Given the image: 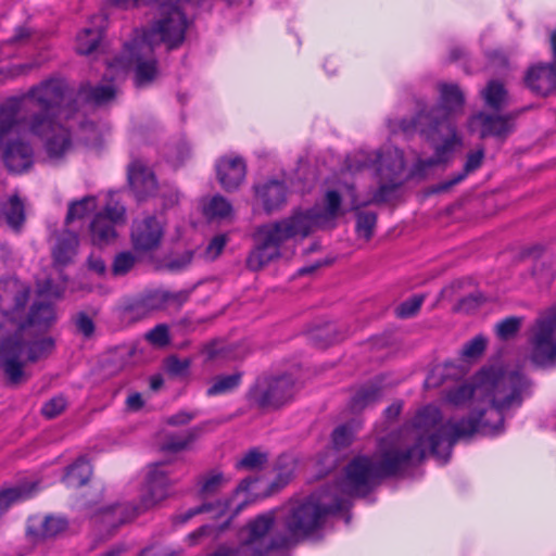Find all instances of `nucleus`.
<instances>
[{
  "mask_svg": "<svg viewBox=\"0 0 556 556\" xmlns=\"http://www.w3.org/2000/svg\"><path fill=\"white\" fill-rule=\"evenodd\" d=\"M439 103L430 109L422 106L412 118L401 119L399 127L405 135L419 132L426 140L434 144V155L418 160L412 175L425 176L427 169L448 161L450 154L462 138L457 132L455 115L463 112L465 94L459 85L439 83Z\"/></svg>",
  "mask_w": 556,
  "mask_h": 556,
  "instance_id": "nucleus-1",
  "label": "nucleus"
},
{
  "mask_svg": "<svg viewBox=\"0 0 556 556\" xmlns=\"http://www.w3.org/2000/svg\"><path fill=\"white\" fill-rule=\"evenodd\" d=\"M531 388V381L519 370L505 371L501 368L490 367L482 369L476 377L473 386L460 384L447 392L446 399L450 403L458 406L469 399L483 397L491 403V414L495 415L496 422L490 424L483 419L484 410H478L469 416L480 418V425L486 424L496 428L494 434H498L504 428L503 413L513 406H520L523 395H527Z\"/></svg>",
  "mask_w": 556,
  "mask_h": 556,
  "instance_id": "nucleus-2",
  "label": "nucleus"
},
{
  "mask_svg": "<svg viewBox=\"0 0 556 556\" xmlns=\"http://www.w3.org/2000/svg\"><path fill=\"white\" fill-rule=\"evenodd\" d=\"M424 460L422 440L413 444L381 447L375 456H355L345 466L342 489L350 495L366 496L384 478L396 476Z\"/></svg>",
  "mask_w": 556,
  "mask_h": 556,
  "instance_id": "nucleus-3",
  "label": "nucleus"
},
{
  "mask_svg": "<svg viewBox=\"0 0 556 556\" xmlns=\"http://www.w3.org/2000/svg\"><path fill=\"white\" fill-rule=\"evenodd\" d=\"M496 428L486 424L480 425V418L468 416L459 420L448 419L442 424V415L438 407L428 405L420 409L414 418V429L406 431L401 441L391 440L393 446L413 444L415 438L422 440L424 457L426 444L429 443L432 455L446 463L454 444L459 439L471 438L475 433L494 435Z\"/></svg>",
  "mask_w": 556,
  "mask_h": 556,
  "instance_id": "nucleus-4",
  "label": "nucleus"
},
{
  "mask_svg": "<svg viewBox=\"0 0 556 556\" xmlns=\"http://www.w3.org/2000/svg\"><path fill=\"white\" fill-rule=\"evenodd\" d=\"M313 230V207L295 208L289 217L258 226L253 233L254 248L247 267L257 271L281 256V247L290 239H304Z\"/></svg>",
  "mask_w": 556,
  "mask_h": 556,
  "instance_id": "nucleus-5",
  "label": "nucleus"
},
{
  "mask_svg": "<svg viewBox=\"0 0 556 556\" xmlns=\"http://www.w3.org/2000/svg\"><path fill=\"white\" fill-rule=\"evenodd\" d=\"M295 377L287 371H264L244 394L250 409L263 414L278 412L289 405L298 392Z\"/></svg>",
  "mask_w": 556,
  "mask_h": 556,
  "instance_id": "nucleus-6",
  "label": "nucleus"
},
{
  "mask_svg": "<svg viewBox=\"0 0 556 556\" xmlns=\"http://www.w3.org/2000/svg\"><path fill=\"white\" fill-rule=\"evenodd\" d=\"M190 0H162L155 7L160 17L143 36V48L153 51V37L160 35V41L168 49H176L185 41L188 21L182 5Z\"/></svg>",
  "mask_w": 556,
  "mask_h": 556,
  "instance_id": "nucleus-7",
  "label": "nucleus"
},
{
  "mask_svg": "<svg viewBox=\"0 0 556 556\" xmlns=\"http://www.w3.org/2000/svg\"><path fill=\"white\" fill-rule=\"evenodd\" d=\"M282 526L286 533L271 538V548H291L313 533V494L290 501Z\"/></svg>",
  "mask_w": 556,
  "mask_h": 556,
  "instance_id": "nucleus-8",
  "label": "nucleus"
},
{
  "mask_svg": "<svg viewBox=\"0 0 556 556\" xmlns=\"http://www.w3.org/2000/svg\"><path fill=\"white\" fill-rule=\"evenodd\" d=\"M162 467L161 463L151 466L146 478V491L141 495L139 504H117L112 507V514L116 517L118 525L132 521L168 496L170 481L168 472Z\"/></svg>",
  "mask_w": 556,
  "mask_h": 556,
  "instance_id": "nucleus-9",
  "label": "nucleus"
},
{
  "mask_svg": "<svg viewBox=\"0 0 556 556\" xmlns=\"http://www.w3.org/2000/svg\"><path fill=\"white\" fill-rule=\"evenodd\" d=\"M530 361L543 368L556 366V306L542 312L530 329Z\"/></svg>",
  "mask_w": 556,
  "mask_h": 556,
  "instance_id": "nucleus-10",
  "label": "nucleus"
},
{
  "mask_svg": "<svg viewBox=\"0 0 556 556\" xmlns=\"http://www.w3.org/2000/svg\"><path fill=\"white\" fill-rule=\"evenodd\" d=\"M275 513L273 510L256 516L245 527L247 536L243 538L241 544L237 547L227 545L218 546L208 556H266L273 551L280 548H271V540L263 543V539L273 529L275 525Z\"/></svg>",
  "mask_w": 556,
  "mask_h": 556,
  "instance_id": "nucleus-11",
  "label": "nucleus"
},
{
  "mask_svg": "<svg viewBox=\"0 0 556 556\" xmlns=\"http://www.w3.org/2000/svg\"><path fill=\"white\" fill-rule=\"evenodd\" d=\"M166 224L155 215L148 214L142 218L134 219L130 226V243L138 256L155 253L163 243Z\"/></svg>",
  "mask_w": 556,
  "mask_h": 556,
  "instance_id": "nucleus-12",
  "label": "nucleus"
},
{
  "mask_svg": "<svg viewBox=\"0 0 556 556\" xmlns=\"http://www.w3.org/2000/svg\"><path fill=\"white\" fill-rule=\"evenodd\" d=\"M527 110L522 108L505 114L478 112L469 118L468 127L470 131H477L480 139L492 137L503 142L515 131L516 119Z\"/></svg>",
  "mask_w": 556,
  "mask_h": 556,
  "instance_id": "nucleus-13",
  "label": "nucleus"
},
{
  "mask_svg": "<svg viewBox=\"0 0 556 556\" xmlns=\"http://www.w3.org/2000/svg\"><path fill=\"white\" fill-rule=\"evenodd\" d=\"M28 341L25 340V325H18L15 331L8 334L0 342V358L2 368L10 383L20 384L24 378V363L20 361L27 350Z\"/></svg>",
  "mask_w": 556,
  "mask_h": 556,
  "instance_id": "nucleus-14",
  "label": "nucleus"
},
{
  "mask_svg": "<svg viewBox=\"0 0 556 556\" xmlns=\"http://www.w3.org/2000/svg\"><path fill=\"white\" fill-rule=\"evenodd\" d=\"M30 288L14 277L0 279V313L15 319L24 312L29 300Z\"/></svg>",
  "mask_w": 556,
  "mask_h": 556,
  "instance_id": "nucleus-15",
  "label": "nucleus"
},
{
  "mask_svg": "<svg viewBox=\"0 0 556 556\" xmlns=\"http://www.w3.org/2000/svg\"><path fill=\"white\" fill-rule=\"evenodd\" d=\"M34 149L28 141L10 139L4 143L2 160L10 173L22 174L34 165Z\"/></svg>",
  "mask_w": 556,
  "mask_h": 556,
  "instance_id": "nucleus-16",
  "label": "nucleus"
},
{
  "mask_svg": "<svg viewBox=\"0 0 556 556\" xmlns=\"http://www.w3.org/2000/svg\"><path fill=\"white\" fill-rule=\"evenodd\" d=\"M65 85L62 80L50 78L33 86L27 97L36 108L60 112L64 100Z\"/></svg>",
  "mask_w": 556,
  "mask_h": 556,
  "instance_id": "nucleus-17",
  "label": "nucleus"
},
{
  "mask_svg": "<svg viewBox=\"0 0 556 556\" xmlns=\"http://www.w3.org/2000/svg\"><path fill=\"white\" fill-rule=\"evenodd\" d=\"M127 179L138 201H146L156 192L157 182L154 173L139 160L128 165Z\"/></svg>",
  "mask_w": 556,
  "mask_h": 556,
  "instance_id": "nucleus-18",
  "label": "nucleus"
},
{
  "mask_svg": "<svg viewBox=\"0 0 556 556\" xmlns=\"http://www.w3.org/2000/svg\"><path fill=\"white\" fill-rule=\"evenodd\" d=\"M526 86L535 94L546 97L556 89V64L539 63L528 68Z\"/></svg>",
  "mask_w": 556,
  "mask_h": 556,
  "instance_id": "nucleus-19",
  "label": "nucleus"
},
{
  "mask_svg": "<svg viewBox=\"0 0 556 556\" xmlns=\"http://www.w3.org/2000/svg\"><path fill=\"white\" fill-rule=\"evenodd\" d=\"M33 521V518L28 520L25 533L27 539L34 544L58 538L65 533L70 526L65 517L52 514L46 515L38 527Z\"/></svg>",
  "mask_w": 556,
  "mask_h": 556,
  "instance_id": "nucleus-20",
  "label": "nucleus"
},
{
  "mask_svg": "<svg viewBox=\"0 0 556 556\" xmlns=\"http://www.w3.org/2000/svg\"><path fill=\"white\" fill-rule=\"evenodd\" d=\"M379 187L368 201L361 202L357 197L356 188L353 184H344L343 188L350 198L351 210H357L370 204L380 205L388 203L397 197L399 189L404 182L384 180L379 178Z\"/></svg>",
  "mask_w": 556,
  "mask_h": 556,
  "instance_id": "nucleus-21",
  "label": "nucleus"
},
{
  "mask_svg": "<svg viewBox=\"0 0 556 556\" xmlns=\"http://www.w3.org/2000/svg\"><path fill=\"white\" fill-rule=\"evenodd\" d=\"M217 179L227 192L236 191L244 181L247 165L242 157H222L216 164Z\"/></svg>",
  "mask_w": 556,
  "mask_h": 556,
  "instance_id": "nucleus-22",
  "label": "nucleus"
},
{
  "mask_svg": "<svg viewBox=\"0 0 556 556\" xmlns=\"http://www.w3.org/2000/svg\"><path fill=\"white\" fill-rule=\"evenodd\" d=\"M134 84L137 88H143L153 84L159 76L157 60L153 55V51L143 48V41L138 43V51L132 54Z\"/></svg>",
  "mask_w": 556,
  "mask_h": 556,
  "instance_id": "nucleus-23",
  "label": "nucleus"
},
{
  "mask_svg": "<svg viewBox=\"0 0 556 556\" xmlns=\"http://www.w3.org/2000/svg\"><path fill=\"white\" fill-rule=\"evenodd\" d=\"M155 311L159 308L151 291L126 299L119 307V316L124 323L134 324L147 318Z\"/></svg>",
  "mask_w": 556,
  "mask_h": 556,
  "instance_id": "nucleus-24",
  "label": "nucleus"
},
{
  "mask_svg": "<svg viewBox=\"0 0 556 556\" xmlns=\"http://www.w3.org/2000/svg\"><path fill=\"white\" fill-rule=\"evenodd\" d=\"M254 192L267 214L280 210L287 203L288 188L283 181L273 179L256 185Z\"/></svg>",
  "mask_w": 556,
  "mask_h": 556,
  "instance_id": "nucleus-25",
  "label": "nucleus"
},
{
  "mask_svg": "<svg viewBox=\"0 0 556 556\" xmlns=\"http://www.w3.org/2000/svg\"><path fill=\"white\" fill-rule=\"evenodd\" d=\"M344 214L340 192L328 190L324 195L321 210L315 211V228L333 229L337 227L338 218Z\"/></svg>",
  "mask_w": 556,
  "mask_h": 556,
  "instance_id": "nucleus-26",
  "label": "nucleus"
},
{
  "mask_svg": "<svg viewBox=\"0 0 556 556\" xmlns=\"http://www.w3.org/2000/svg\"><path fill=\"white\" fill-rule=\"evenodd\" d=\"M377 164L378 178L397 182H405V162L404 154L401 150L394 148L387 149L386 151L380 152Z\"/></svg>",
  "mask_w": 556,
  "mask_h": 556,
  "instance_id": "nucleus-27",
  "label": "nucleus"
},
{
  "mask_svg": "<svg viewBox=\"0 0 556 556\" xmlns=\"http://www.w3.org/2000/svg\"><path fill=\"white\" fill-rule=\"evenodd\" d=\"M58 116L59 112L56 111L36 108L24 119V124L33 136L43 139L55 131L56 127L63 126L58 121Z\"/></svg>",
  "mask_w": 556,
  "mask_h": 556,
  "instance_id": "nucleus-28",
  "label": "nucleus"
},
{
  "mask_svg": "<svg viewBox=\"0 0 556 556\" xmlns=\"http://www.w3.org/2000/svg\"><path fill=\"white\" fill-rule=\"evenodd\" d=\"M58 315L53 304L45 302H34L28 311L27 317L20 325L27 328H34L40 333L48 332L56 323Z\"/></svg>",
  "mask_w": 556,
  "mask_h": 556,
  "instance_id": "nucleus-29",
  "label": "nucleus"
},
{
  "mask_svg": "<svg viewBox=\"0 0 556 556\" xmlns=\"http://www.w3.org/2000/svg\"><path fill=\"white\" fill-rule=\"evenodd\" d=\"M0 219H3L15 233L23 230L26 223V211L25 204L18 194H13L8 201L0 202Z\"/></svg>",
  "mask_w": 556,
  "mask_h": 556,
  "instance_id": "nucleus-30",
  "label": "nucleus"
},
{
  "mask_svg": "<svg viewBox=\"0 0 556 556\" xmlns=\"http://www.w3.org/2000/svg\"><path fill=\"white\" fill-rule=\"evenodd\" d=\"M42 140L48 157L53 161L63 160L73 146L71 130L65 126L56 127L55 131Z\"/></svg>",
  "mask_w": 556,
  "mask_h": 556,
  "instance_id": "nucleus-31",
  "label": "nucleus"
},
{
  "mask_svg": "<svg viewBox=\"0 0 556 556\" xmlns=\"http://www.w3.org/2000/svg\"><path fill=\"white\" fill-rule=\"evenodd\" d=\"M78 236L70 230H64L56 237V243L52 249V257L55 264L66 266L73 262L77 254Z\"/></svg>",
  "mask_w": 556,
  "mask_h": 556,
  "instance_id": "nucleus-32",
  "label": "nucleus"
},
{
  "mask_svg": "<svg viewBox=\"0 0 556 556\" xmlns=\"http://www.w3.org/2000/svg\"><path fill=\"white\" fill-rule=\"evenodd\" d=\"M38 491V481H25L0 490V517L13 505L31 497Z\"/></svg>",
  "mask_w": 556,
  "mask_h": 556,
  "instance_id": "nucleus-33",
  "label": "nucleus"
},
{
  "mask_svg": "<svg viewBox=\"0 0 556 556\" xmlns=\"http://www.w3.org/2000/svg\"><path fill=\"white\" fill-rule=\"evenodd\" d=\"M484 160V149L480 148L476 151L469 152L460 173L454 175L450 179L442 181L433 187V192L441 193L448 191L452 187L463 181L470 173H473L481 167Z\"/></svg>",
  "mask_w": 556,
  "mask_h": 556,
  "instance_id": "nucleus-34",
  "label": "nucleus"
},
{
  "mask_svg": "<svg viewBox=\"0 0 556 556\" xmlns=\"http://www.w3.org/2000/svg\"><path fill=\"white\" fill-rule=\"evenodd\" d=\"M78 96L89 104L103 106L112 103L116 98V88L113 85H96L89 83L80 85Z\"/></svg>",
  "mask_w": 556,
  "mask_h": 556,
  "instance_id": "nucleus-35",
  "label": "nucleus"
},
{
  "mask_svg": "<svg viewBox=\"0 0 556 556\" xmlns=\"http://www.w3.org/2000/svg\"><path fill=\"white\" fill-rule=\"evenodd\" d=\"M484 105L495 112H501L509 104V93L504 83L491 79L480 91Z\"/></svg>",
  "mask_w": 556,
  "mask_h": 556,
  "instance_id": "nucleus-36",
  "label": "nucleus"
},
{
  "mask_svg": "<svg viewBox=\"0 0 556 556\" xmlns=\"http://www.w3.org/2000/svg\"><path fill=\"white\" fill-rule=\"evenodd\" d=\"M229 479L217 469H213L206 473L198 477L197 485L198 494L201 498H207L217 494L225 485H227Z\"/></svg>",
  "mask_w": 556,
  "mask_h": 556,
  "instance_id": "nucleus-37",
  "label": "nucleus"
},
{
  "mask_svg": "<svg viewBox=\"0 0 556 556\" xmlns=\"http://www.w3.org/2000/svg\"><path fill=\"white\" fill-rule=\"evenodd\" d=\"M294 466L290 462L288 457H279L276 463L275 470L276 477L275 479L267 485L266 490L262 494L263 497L270 496L275 493H278L281 489H283L293 477Z\"/></svg>",
  "mask_w": 556,
  "mask_h": 556,
  "instance_id": "nucleus-38",
  "label": "nucleus"
},
{
  "mask_svg": "<svg viewBox=\"0 0 556 556\" xmlns=\"http://www.w3.org/2000/svg\"><path fill=\"white\" fill-rule=\"evenodd\" d=\"M89 230L91 241L97 245L108 244L117 236L115 225L110 220V218L97 215H94L90 223Z\"/></svg>",
  "mask_w": 556,
  "mask_h": 556,
  "instance_id": "nucleus-39",
  "label": "nucleus"
},
{
  "mask_svg": "<svg viewBox=\"0 0 556 556\" xmlns=\"http://www.w3.org/2000/svg\"><path fill=\"white\" fill-rule=\"evenodd\" d=\"M92 475L90 463L85 457H79L67 467L65 479L70 485L79 488L88 483Z\"/></svg>",
  "mask_w": 556,
  "mask_h": 556,
  "instance_id": "nucleus-40",
  "label": "nucleus"
},
{
  "mask_svg": "<svg viewBox=\"0 0 556 556\" xmlns=\"http://www.w3.org/2000/svg\"><path fill=\"white\" fill-rule=\"evenodd\" d=\"M201 434L200 428L189 429L186 433L177 435L169 434L163 442L161 450L169 453H178L187 450Z\"/></svg>",
  "mask_w": 556,
  "mask_h": 556,
  "instance_id": "nucleus-41",
  "label": "nucleus"
},
{
  "mask_svg": "<svg viewBox=\"0 0 556 556\" xmlns=\"http://www.w3.org/2000/svg\"><path fill=\"white\" fill-rule=\"evenodd\" d=\"M243 372L236 371L231 375L216 376L212 386L207 389L208 396H215L236 390L242 381Z\"/></svg>",
  "mask_w": 556,
  "mask_h": 556,
  "instance_id": "nucleus-42",
  "label": "nucleus"
},
{
  "mask_svg": "<svg viewBox=\"0 0 556 556\" xmlns=\"http://www.w3.org/2000/svg\"><path fill=\"white\" fill-rule=\"evenodd\" d=\"M102 38V31L98 28H85L77 35L76 51L81 55H90L97 49Z\"/></svg>",
  "mask_w": 556,
  "mask_h": 556,
  "instance_id": "nucleus-43",
  "label": "nucleus"
},
{
  "mask_svg": "<svg viewBox=\"0 0 556 556\" xmlns=\"http://www.w3.org/2000/svg\"><path fill=\"white\" fill-rule=\"evenodd\" d=\"M355 213L356 225L355 231L358 237L364 238L366 241H369L375 232V228L377 226L378 216L375 212H364L361 208L351 210Z\"/></svg>",
  "mask_w": 556,
  "mask_h": 556,
  "instance_id": "nucleus-44",
  "label": "nucleus"
},
{
  "mask_svg": "<svg viewBox=\"0 0 556 556\" xmlns=\"http://www.w3.org/2000/svg\"><path fill=\"white\" fill-rule=\"evenodd\" d=\"M268 462V454L261 452L254 447L249 450L241 459L236 463V469L238 470H261Z\"/></svg>",
  "mask_w": 556,
  "mask_h": 556,
  "instance_id": "nucleus-45",
  "label": "nucleus"
},
{
  "mask_svg": "<svg viewBox=\"0 0 556 556\" xmlns=\"http://www.w3.org/2000/svg\"><path fill=\"white\" fill-rule=\"evenodd\" d=\"M230 500H227L225 502H216V503H203L200 506L193 507L188 509L186 513L175 516L174 522L175 523H185L189 521L191 518L199 514L203 513H210L214 509H219V515H224L226 510L229 508Z\"/></svg>",
  "mask_w": 556,
  "mask_h": 556,
  "instance_id": "nucleus-46",
  "label": "nucleus"
},
{
  "mask_svg": "<svg viewBox=\"0 0 556 556\" xmlns=\"http://www.w3.org/2000/svg\"><path fill=\"white\" fill-rule=\"evenodd\" d=\"M55 349V341L52 337H45L27 345V361L30 363L37 362L39 358L47 357Z\"/></svg>",
  "mask_w": 556,
  "mask_h": 556,
  "instance_id": "nucleus-47",
  "label": "nucleus"
},
{
  "mask_svg": "<svg viewBox=\"0 0 556 556\" xmlns=\"http://www.w3.org/2000/svg\"><path fill=\"white\" fill-rule=\"evenodd\" d=\"M523 317L509 316L495 325V333L502 341L514 339L520 331Z\"/></svg>",
  "mask_w": 556,
  "mask_h": 556,
  "instance_id": "nucleus-48",
  "label": "nucleus"
},
{
  "mask_svg": "<svg viewBox=\"0 0 556 556\" xmlns=\"http://www.w3.org/2000/svg\"><path fill=\"white\" fill-rule=\"evenodd\" d=\"M18 111L20 102L16 99L7 101L0 108V132H8L16 125Z\"/></svg>",
  "mask_w": 556,
  "mask_h": 556,
  "instance_id": "nucleus-49",
  "label": "nucleus"
},
{
  "mask_svg": "<svg viewBox=\"0 0 556 556\" xmlns=\"http://www.w3.org/2000/svg\"><path fill=\"white\" fill-rule=\"evenodd\" d=\"M152 293L159 309L164 308L168 304L181 306L190 296V291L188 290H180L177 292L155 290L152 291Z\"/></svg>",
  "mask_w": 556,
  "mask_h": 556,
  "instance_id": "nucleus-50",
  "label": "nucleus"
},
{
  "mask_svg": "<svg viewBox=\"0 0 556 556\" xmlns=\"http://www.w3.org/2000/svg\"><path fill=\"white\" fill-rule=\"evenodd\" d=\"M382 395V390L378 386H368L362 388L353 397L352 407L354 410H361L367 405L377 402Z\"/></svg>",
  "mask_w": 556,
  "mask_h": 556,
  "instance_id": "nucleus-51",
  "label": "nucleus"
},
{
  "mask_svg": "<svg viewBox=\"0 0 556 556\" xmlns=\"http://www.w3.org/2000/svg\"><path fill=\"white\" fill-rule=\"evenodd\" d=\"M96 199L93 197H85L79 201L72 202L68 206L65 217V224L70 225L75 219L84 218L94 208Z\"/></svg>",
  "mask_w": 556,
  "mask_h": 556,
  "instance_id": "nucleus-52",
  "label": "nucleus"
},
{
  "mask_svg": "<svg viewBox=\"0 0 556 556\" xmlns=\"http://www.w3.org/2000/svg\"><path fill=\"white\" fill-rule=\"evenodd\" d=\"M339 340L340 333L333 324L315 325V346L325 349Z\"/></svg>",
  "mask_w": 556,
  "mask_h": 556,
  "instance_id": "nucleus-53",
  "label": "nucleus"
},
{
  "mask_svg": "<svg viewBox=\"0 0 556 556\" xmlns=\"http://www.w3.org/2000/svg\"><path fill=\"white\" fill-rule=\"evenodd\" d=\"M191 366L189 358L180 359L176 355H170L164 359V368L173 377H182L188 374Z\"/></svg>",
  "mask_w": 556,
  "mask_h": 556,
  "instance_id": "nucleus-54",
  "label": "nucleus"
},
{
  "mask_svg": "<svg viewBox=\"0 0 556 556\" xmlns=\"http://www.w3.org/2000/svg\"><path fill=\"white\" fill-rule=\"evenodd\" d=\"M486 348V339L479 334L464 344L460 355L464 358L472 359L480 357Z\"/></svg>",
  "mask_w": 556,
  "mask_h": 556,
  "instance_id": "nucleus-55",
  "label": "nucleus"
},
{
  "mask_svg": "<svg viewBox=\"0 0 556 556\" xmlns=\"http://www.w3.org/2000/svg\"><path fill=\"white\" fill-rule=\"evenodd\" d=\"M136 256L130 251L118 253L112 264V271L115 276L127 274L135 265Z\"/></svg>",
  "mask_w": 556,
  "mask_h": 556,
  "instance_id": "nucleus-56",
  "label": "nucleus"
},
{
  "mask_svg": "<svg viewBox=\"0 0 556 556\" xmlns=\"http://www.w3.org/2000/svg\"><path fill=\"white\" fill-rule=\"evenodd\" d=\"M231 211V204L223 195L213 197L206 207V214L212 217L224 218L229 216Z\"/></svg>",
  "mask_w": 556,
  "mask_h": 556,
  "instance_id": "nucleus-57",
  "label": "nucleus"
},
{
  "mask_svg": "<svg viewBox=\"0 0 556 556\" xmlns=\"http://www.w3.org/2000/svg\"><path fill=\"white\" fill-rule=\"evenodd\" d=\"M380 151L375 152H364L361 151L356 153L349 165L350 170H362L364 168L370 167L372 165H376L379 160Z\"/></svg>",
  "mask_w": 556,
  "mask_h": 556,
  "instance_id": "nucleus-58",
  "label": "nucleus"
},
{
  "mask_svg": "<svg viewBox=\"0 0 556 556\" xmlns=\"http://www.w3.org/2000/svg\"><path fill=\"white\" fill-rule=\"evenodd\" d=\"M72 321L78 333L89 339L94 334L96 325L86 312H78L72 317Z\"/></svg>",
  "mask_w": 556,
  "mask_h": 556,
  "instance_id": "nucleus-59",
  "label": "nucleus"
},
{
  "mask_svg": "<svg viewBox=\"0 0 556 556\" xmlns=\"http://www.w3.org/2000/svg\"><path fill=\"white\" fill-rule=\"evenodd\" d=\"M424 295H414L402 302L395 309L400 318H408L417 314L424 302Z\"/></svg>",
  "mask_w": 556,
  "mask_h": 556,
  "instance_id": "nucleus-60",
  "label": "nucleus"
},
{
  "mask_svg": "<svg viewBox=\"0 0 556 556\" xmlns=\"http://www.w3.org/2000/svg\"><path fill=\"white\" fill-rule=\"evenodd\" d=\"M146 339L153 345L165 346L169 343V330L165 324H160L151 329L147 334Z\"/></svg>",
  "mask_w": 556,
  "mask_h": 556,
  "instance_id": "nucleus-61",
  "label": "nucleus"
},
{
  "mask_svg": "<svg viewBox=\"0 0 556 556\" xmlns=\"http://www.w3.org/2000/svg\"><path fill=\"white\" fill-rule=\"evenodd\" d=\"M125 214L126 210L123 205L117 202H110L101 212L97 213L96 215L110 218V220L116 225L125 220Z\"/></svg>",
  "mask_w": 556,
  "mask_h": 556,
  "instance_id": "nucleus-62",
  "label": "nucleus"
},
{
  "mask_svg": "<svg viewBox=\"0 0 556 556\" xmlns=\"http://www.w3.org/2000/svg\"><path fill=\"white\" fill-rule=\"evenodd\" d=\"M353 433L348 425L337 427L332 432V442L336 448H343L352 443Z\"/></svg>",
  "mask_w": 556,
  "mask_h": 556,
  "instance_id": "nucleus-63",
  "label": "nucleus"
},
{
  "mask_svg": "<svg viewBox=\"0 0 556 556\" xmlns=\"http://www.w3.org/2000/svg\"><path fill=\"white\" fill-rule=\"evenodd\" d=\"M66 407V400L63 396H56L49 400L41 408L45 417L52 419L59 416Z\"/></svg>",
  "mask_w": 556,
  "mask_h": 556,
  "instance_id": "nucleus-64",
  "label": "nucleus"
}]
</instances>
